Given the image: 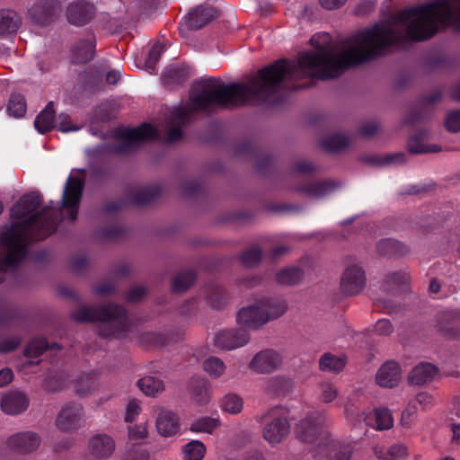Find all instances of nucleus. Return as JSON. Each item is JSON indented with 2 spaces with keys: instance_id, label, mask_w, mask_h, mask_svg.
Masks as SVG:
<instances>
[{
  "instance_id": "14",
  "label": "nucleus",
  "mask_w": 460,
  "mask_h": 460,
  "mask_svg": "<svg viewBox=\"0 0 460 460\" xmlns=\"http://www.w3.org/2000/svg\"><path fill=\"white\" fill-rule=\"evenodd\" d=\"M40 438L37 433L27 431L11 436L6 442L7 447L19 454H29L35 451L40 445Z\"/></svg>"
},
{
  "instance_id": "52",
  "label": "nucleus",
  "mask_w": 460,
  "mask_h": 460,
  "mask_svg": "<svg viewBox=\"0 0 460 460\" xmlns=\"http://www.w3.org/2000/svg\"><path fill=\"white\" fill-rule=\"evenodd\" d=\"M164 49V45L160 43V42H156L152 47V49L149 51L148 58L146 60V66L148 69H154L155 68L157 61L160 58L161 53L163 52Z\"/></svg>"
},
{
  "instance_id": "27",
  "label": "nucleus",
  "mask_w": 460,
  "mask_h": 460,
  "mask_svg": "<svg viewBox=\"0 0 460 460\" xmlns=\"http://www.w3.org/2000/svg\"><path fill=\"white\" fill-rule=\"evenodd\" d=\"M71 52L72 63L86 64L95 55V45L91 40H81L73 46Z\"/></svg>"
},
{
  "instance_id": "2",
  "label": "nucleus",
  "mask_w": 460,
  "mask_h": 460,
  "mask_svg": "<svg viewBox=\"0 0 460 460\" xmlns=\"http://www.w3.org/2000/svg\"><path fill=\"white\" fill-rule=\"evenodd\" d=\"M84 188V180L70 176L59 210L51 207L44 208L28 219L12 224L0 234V284L8 271L14 272L25 261L30 243L44 240L57 231L65 212L71 222L76 220Z\"/></svg>"
},
{
  "instance_id": "44",
  "label": "nucleus",
  "mask_w": 460,
  "mask_h": 460,
  "mask_svg": "<svg viewBox=\"0 0 460 460\" xmlns=\"http://www.w3.org/2000/svg\"><path fill=\"white\" fill-rule=\"evenodd\" d=\"M75 389L80 396L91 394L95 389V375L89 373L79 376L75 380Z\"/></svg>"
},
{
  "instance_id": "58",
  "label": "nucleus",
  "mask_w": 460,
  "mask_h": 460,
  "mask_svg": "<svg viewBox=\"0 0 460 460\" xmlns=\"http://www.w3.org/2000/svg\"><path fill=\"white\" fill-rule=\"evenodd\" d=\"M423 108L411 109L404 119V123L409 125H414L415 123L424 120L426 115L422 110Z\"/></svg>"
},
{
  "instance_id": "33",
  "label": "nucleus",
  "mask_w": 460,
  "mask_h": 460,
  "mask_svg": "<svg viewBox=\"0 0 460 460\" xmlns=\"http://www.w3.org/2000/svg\"><path fill=\"white\" fill-rule=\"evenodd\" d=\"M56 111L53 102H49L45 109L37 116L34 125L37 130L45 134L54 128Z\"/></svg>"
},
{
  "instance_id": "16",
  "label": "nucleus",
  "mask_w": 460,
  "mask_h": 460,
  "mask_svg": "<svg viewBox=\"0 0 460 460\" xmlns=\"http://www.w3.org/2000/svg\"><path fill=\"white\" fill-rule=\"evenodd\" d=\"M29 402V398L24 393L10 391L2 397L0 406L4 413L16 415L28 408Z\"/></svg>"
},
{
  "instance_id": "21",
  "label": "nucleus",
  "mask_w": 460,
  "mask_h": 460,
  "mask_svg": "<svg viewBox=\"0 0 460 460\" xmlns=\"http://www.w3.org/2000/svg\"><path fill=\"white\" fill-rule=\"evenodd\" d=\"M90 455L102 459L110 457L115 449V442L106 434H96L88 442Z\"/></svg>"
},
{
  "instance_id": "19",
  "label": "nucleus",
  "mask_w": 460,
  "mask_h": 460,
  "mask_svg": "<svg viewBox=\"0 0 460 460\" xmlns=\"http://www.w3.org/2000/svg\"><path fill=\"white\" fill-rule=\"evenodd\" d=\"M41 205V196L38 192L23 195L10 209V216L21 219L36 210Z\"/></svg>"
},
{
  "instance_id": "60",
  "label": "nucleus",
  "mask_w": 460,
  "mask_h": 460,
  "mask_svg": "<svg viewBox=\"0 0 460 460\" xmlns=\"http://www.w3.org/2000/svg\"><path fill=\"white\" fill-rule=\"evenodd\" d=\"M21 344L19 337H13L0 341V353H9L15 350Z\"/></svg>"
},
{
  "instance_id": "12",
  "label": "nucleus",
  "mask_w": 460,
  "mask_h": 460,
  "mask_svg": "<svg viewBox=\"0 0 460 460\" xmlns=\"http://www.w3.org/2000/svg\"><path fill=\"white\" fill-rule=\"evenodd\" d=\"M237 323L240 328L247 331V329L256 330L269 321V317L256 302L254 305L243 307L237 313Z\"/></svg>"
},
{
  "instance_id": "20",
  "label": "nucleus",
  "mask_w": 460,
  "mask_h": 460,
  "mask_svg": "<svg viewBox=\"0 0 460 460\" xmlns=\"http://www.w3.org/2000/svg\"><path fill=\"white\" fill-rule=\"evenodd\" d=\"M411 277L402 270L387 273L383 280L382 288L390 295H397L409 290Z\"/></svg>"
},
{
  "instance_id": "10",
  "label": "nucleus",
  "mask_w": 460,
  "mask_h": 460,
  "mask_svg": "<svg viewBox=\"0 0 460 460\" xmlns=\"http://www.w3.org/2000/svg\"><path fill=\"white\" fill-rule=\"evenodd\" d=\"M430 138V131L427 128L417 129L412 135L409 136L406 142L407 152L411 155L438 153L442 150L440 145L425 144Z\"/></svg>"
},
{
  "instance_id": "1",
  "label": "nucleus",
  "mask_w": 460,
  "mask_h": 460,
  "mask_svg": "<svg viewBox=\"0 0 460 460\" xmlns=\"http://www.w3.org/2000/svg\"><path fill=\"white\" fill-rule=\"evenodd\" d=\"M316 51L298 54L297 61L280 58L260 69L247 83L227 85L219 79L208 78L194 84L186 106L177 108L170 116V129L165 142L175 144L183 138L181 128L190 124L195 112L209 113L213 107L224 109L247 104L275 103L281 90L296 91L311 87L313 79L332 80L347 69L355 67V34L341 42L339 53L333 47L310 40Z\"/></svg>"
},
{
  "instance_id": "53",
  "label": "nucleus",
  "mask_w": 460,
  "mask_h": 460,
  "mask_svg": "<svg viewBox=\"0 0 460 460\" xmlns=\"http://www.w3.org/2000/svg\"><path fill=\"white\" fill-rule=\"evenodd\" d=\"M291 171L301 175H305L315 172L316 167L309 161L299 160L292 164Z\"/></svg>"
},
{
  "instance_id": "7",
  "label": "nucleus",
  "mask_w": 460,
  "mask_h": 460,
  "mask_svg": "<svg viewBox=\"0 0 460 460\" xmlns=\"http://www.w3.org/2000/svg\"><path fill=\"white\" fill-rule=\"evenodd\" d=\"M84 408L81 404L68 402L62 407L57 416V428L66 433L76 431L84 423Z\"/></svg>"
},
{
  "instance_id": "54",
  "label": "nucleus",
  "mask_w": 460,
  "mask_h": 460,
  "mask_svg": "<svg viewBox=\"0 0 460 460\" xmlns=\"http://www.w3.org/2000/svg\"><path fill=\"white\" fill-rule=\"evenodd\" d=\"M443 98V92L441 89H437L432 93L426 94L420 98V106L425 108L427 106H433L441 102Z\"/></svg>"
},
{
  "instance_id": "56",
  "label": "nucleus",
  "mask_w": 460,
  "mask_h": 460,
  "mask_svg": "<svg viewBox=\"0 0 460 460\" xmlns=\"http://www.w3.org/2000/svg\"><path fill=\"white\" fill-rule=\"evenodd\" d=\"M18 317V312L14 307L8 306L0 310V326L11 323Z\"/></svg>"
},
{
  "instance_id": "31",
  "label": "nucleus",
  "mask_w": 460,
  "mask_h": 460,
  "mask_svg": "<svg viewBox=\"0 0 460 460\" xmlns=\"http://www.w3.org/2000/svg\"><path fill=\"white\" fill-rule=\"evenodd\" d=\"M305 278V271L300 267H286L276 273L275 279L281 286L298 285Z\"/></svg>"
},
{
  "instance_id": "32",
  "label": "nucleus",
  "mask_w": 460,
  "mask_h": 460,
  "mask_svg": "<svg viewBox=\"0 0 460 460\" xmlns=\"http://www.w3.org/2000/svg\"><path fill=\"white\" fill-rule=\"evenodd\" d=\"M205 299L211 308L221 310L227 305L228 296L221 286L210 284L206 288Z\"/></svg>"
},
{
  "instance_id": "17",
  "label": "nucleus",
  "mask_w": 460,
  "mask_h": 460,
  "mask_svg": "<svg viewBox=\"0 0 460 460\" xmlns=\"http://www.w3.org/2000/svg\"><path fill=\"white\" fill-rule=\"evenodd\" d=\"M279 355L273 349H264L257 353L250 363V367L258 373L274 371L280 364Z\"/></svg>"
},
{
  "instance_id": "40",
  "label": "nucleus",
  "mask_w": 460,
  "mask_h": 460,
  "mask_svg": "<svg viewBox=\"0 0 460 460\" xmlns=\"http://www.w3.org/2000/svg\"><path fill=\"white\" fill-rule=\"evenodd\" d=\"M49 349V343L44 337H37L30 341L24 348L23 355L27 358H38Z\"/></svg>"
},
{
  "instance_id": "63",
  "label": "nucleus",
  "mask_w": 460,
  "mask_h": 460,
  "mask_svg": "<svg viewBox=\"0 0 460 460\" xmlns=\"http://www.w3.org/2000/svg\"><path fill=\"white\" fill-rule=\"evenodd\" d=\"M374 331L378 335H389L394 332V327L389 320L381 319L376 322Z\"/></svg>"
},
{
  "instance_id": "51",
  "label": "nucleus",
  "mask_w": 460,
  "mask_h": 460,
  "mask_svg": "<svg viewBox=\"0 0 460 460\" xmlns=\"http://www.w3.org/2000/svg\"><path fill=\"white\" fill-rule=\"evenodd\" d=\"M376 421L380 430L389 429L393 427V418L387 409L376 410Z\"/></svg>"
},
{
  "instance_id": "41",
  "label": "nucleus",
  "mask_w": 460,
  "mask_h": 460,
  "mask_svg": "<svg viewBox=\"0 0 460 460\" xmlns=\"http://www.w3.org/2000/svg\"><path fill=\"white\" fill-rule=\"evenodd\" d=\"M137 385L145 394L149 396H155L157 393L164 390L162 380L149 376L139 379Z\"/></svg>"
},
{
  "instance_id": "11",
  "label": "nucleus",
  "mask_w": 460,
  "mask_h": 460,
  "mask_svg": "<svg viewBox=\"0 0 460 460\" xmlns=\"http://www.w3.org/2000/svg\"><path fill=\"white\" fill-rule=\"evenodd\" d=\"M249 340L247 331L243 328L223 330L216 334L214 345L221 349L231 350L247 344Z\"/></svg>"
},
{
  "instance_id": "24",
  "label": "nucleus",
  "mask_w": 460,
  "mask_h": 460,
  "mask_svg": "<svg viewBox=\"0 0 460 460\" xmlns=\"http://www.w3.org/2000/svg\"><path fill=\"white\" fill-rule=\"evenodd\" d=\"M439 369L429 362H421L415 366L408 376V382L411 385H423L430 383Z\"/></svg>"
},
{
  "instance_id": "64",
  "label": "nucleus",
  "mask_w": 460,
  "mask_h": 460,
  "mask_svg": "<svg viewBox=\"0 0 460 460\" xmlns=\"http://www.w3.org/2000/svg\"><path fill=\"white\" fill-rule=\"evenodd\" d=\"M124 230L120 226H108L101 230V234L105 240H114L124 234Z\"/></svg>"
},
{
  "instance_id": "35",
  "label": "nucleus",
  "mask_w": 460,
  "mask_h": 460,
  "mask_svg": "<svg viewBox=\"0 0 460 460\" xmlns=\"http://www.w3.org/2000/svg\"><path fill=\"white\" fill-rule=\"evenodd\" d=\"M161 194V188L152 186L140 189L130 196L131 202L137 207H144L155 200Z\"/></svg>"
},
{
  "instance_id": "48",
  "label": "nucleus",
  "mask_w": 460,
  "mask_h": 460,
  "mask_svg": "<svg viewBox=\"0 0 460 460\" xmlns=\"http://www.w3.org/2000/svg\"><path fill=\"white\" fill-rule=\"evenodd\" d=\"M203 368L209 376L218 377L225 371V364L217 357H209L203 362Z\"/></svg>"
},
{
  "instance_id": "46",
  "label": "nucleus",
  "mask_w": 460,
  "mask_h": 460,
  "mask_svg": "<svg viewBox=\"0 0 460 460\" xmlns=\"http://www.w3.org/2000/svg\"><path fill=\"white\" fill-rule=\"evenodd\" d=\"M187 460H200L206 452L204 444L199 440H193L183 447Z\"/></svg>"
},
{
  "instance_id": "38",
  "label": "nucleus",
  "mask_w": 460,
  "mask_h": 460,
  "mask_svg": "<svg viewBox=\"0 0 460 460\" xmlns=\"http://www.w3.org/2000/svg\"><path fill=\"white\" fill-rule=\"evenodd\" d=\"M292 388V380L284 376H273L270 378L266 386L268 393L278 396L286 395Z\"/></svg>"
},
{
  "instance_id": "29",
  "label": "nucleus",
  "mask_w": 460,
  "mask_h": 460,
  "mask_svg": "<svg viewBox=\"0 0 460 460\" xmlns=\"http://www.w3.org/2000/svg\"><path fill=\"white\" fill-rule=\"evenodd\" d=\"M137 341L144 348L158 349L169 345L172 338L170 335L163 332H145L138 334Z\"/></svg>"
},
{
  "instance_id": "26",
  "label": "nucleus",
  "mask_w": 460,
  "mask_h": 460,
  "mask_svg": "<svg viewBox=\"0 0 460 460\" xmlns=\"http://www.w3.org/2000/svg\"><path fill=\"white\" fill-rule=\"evenodd\" d=\"M258 303L269 317V321L279 318L288 309L287 300L279 297H261L258 299Z\"/></svg>"
},
{
  "instance_id": "5",
  "label": "nucleus",
  "mask_w": 460,
  "mask_h": 460,
  "mask_svg": "<svg viewBox=\"0 0 460 460\" xmlns=\"http://www.w3.org/2000/svg\"><path fill=\"white\" fill-rule=\"evenodd\" d=\"M288 411L282 405H277L260 417L264 422L263 438L270 444L276 445L285 439L290 431V424L288 420Z\"/></svg>"
},
{
  "instance_id": "39",
  "label": "nucleus",
  "mask_w": 460,
  "mask_h": 460,
  "mask_svg": "<svg viewBox=\"0 0 460 460\" xmlns=\"http://www.w3.org/2000/svg\"><path fill=\"white\" fill-rule=\"evenodd\" d=\"M347 358L336 357L331 353H325L319 361L320 369L323 371H332L334 373L341 372L346 365Z\"/></svg>"
},
{
  "instance_id": "9",
  "label": "nucleus",
  "mask_w": 460,
  "mask_h": 460,
  "mask_svg": "<svg viewBox=\"0 0 460 460\" xmlns=\"http://www.w3.org/2000/svg\"><path fill=\"white\" fill-rule=\"evenodd\" d=\"M366 274L363 269L357 265H348L341 275L340 288L345 296H356L362 292L366 286Z\"/></svg>"
},
{
  "instance_id": "50",
  "label": "nucleus",
  "mask_w": 460,
  "mask_h": 460,
  "mask_svg": "<svg viewBox=\"0 0 460 460\" xmlns=\"http://www.w3.org/2000/svg\"><path fill=\"white\" fill-rule=\"evenodd\" d=\"M222 407L229 413H238L243 409V399L235 394H227L222 401Z\"/></svg>"
},
{
  "instance_id": "49",
  "label": "nucleus",
  "mask_w": 460,
  "mask_h": 460,
  "mask_svg": "<svg viewBox=\"0 0 460 460\" xmlns=\"http://www.w3.org/2000/svg\"><path fill=\"white\" fill-rule=\"evenodd\" d=\"M444 127L449 133L460 132V109L449 111L446 114Z\"/></svg>"
},
{
  "instance_id": "55",
  "label": "nucleus",
  "mask_w": 460,
  "mask_h": 460,
  "mask_svg": "<svg viewBox=\"0 0 460 460\" xmlns=\"http://www.w3.org/2000/svg\"><path fill=\"white\" fill-rule=\"evenodd\" d=\"M149 452L146 449L134 447L128 450L122 460H149Z\"/></svg>"
},
{
  "instance_id": "4",
  "label": "nucleus",
  "mask_w": 460,
  "mask_h": 460,
  "mask_svg": "<svg viewBox=\"0 0 460 460\" xmlns=\"http://www.w3.org/2000/svg\"><path fill=\"white\" fill-rule=\"evenodd\" d=\"M114 137L119 143L112 147L113 152L124 155L137 149L144 143L158 140L160 133L155 127L145 122L133 128H118Z\"/></svg>"
},
{
  "instance_id": "61",
  "label": "nucleus",
  "mask_w": 460,
  "mask_h": 460,
  "mask_svg": "<svg viewBox=\"0 0 460 460\" xmlns=\"http://www.w3.org/2000/svg\"><path fill=\"white\" fill-rule=\"evenodd\" d=\"M93 119L101 122H109L112 119L111 111L107 106H99L94 110Z\"/></svg>"
},
{
  "instance_id": "25",
  "label": "nucleus",
  "mask_w": 460,
  "mask_h": 460,
  "mask_svg": "<svg viewBox=\"0 0 460 460\" xmlns=\"http://www.w3.org/2000/svg\"><path fill=\"white\" fill-rule=\"evenodd\" d=\"M156 429L163 437H171L180 429V420L176 413L171 411H162L156 419Z\"/></svg>"
},
{
  "instance_id": "43",
  "label": "nucleus",
  "mask_w": 460,
  "mask_h": 460,
  "mask_svg": "<svg viewBox=\"0 0 460 460\" xmlns=\"http://www.w3.org/2000/svg\"><path fill=\"white\" fill-rule=\"evenodd\" d=\"M349 144V139L346 136L341 134H334L326 137L322 141V146L329 152H338L347 147Z\"/></svg>"
},
{
  "instance_id": "8",
  "label": "nucleus",
  "mask_w": 460,
  "mask_h": 460,
  "mask_svg": "<svg viewBox=\"0 0 460 460\" xmlns=\"http://www.w3.org/2000/svg\"><path fill=\"white\" fill-rule=\"evenodd\" d=\"M61 13V5L56 0H40L28 10L32 23L46 26L54 22Z\"/></svg>"
},
{
  "instance_id": "28",
  "label": "nucleus",
  "mask_w": 460,
  "mask_h": 460,
  "mask_svg": "<svg viewBox=\"0 0 460 460\" xmlns=\"http://www.w3.org/2000/svg\"><path fill=\"white\" fill-rule=\"evenodd\" d=\"M188 391L190 394V399L196 404L204 405L209 401V394L208 392V381L200 377H192L188 383Z\"/></svg>"
},
{
  "instance_id": "42",
  "label": "nucleus",
  "mask_w": 460,
  "mask_h": 460,
  "mask_svg": "<svg viewBox=\"0 0 460 460\" xmlns=\"http://www.w3.org/2000/svg\"><path fill=\"white\" fill-rule=\"evenodd\" d=\"M26 102L23 95L13 93L7 104V111L11 116L22 118L26 113Z\"/></svg>"
},
{
  "instance_id": "22",
  "label": "nucleus",
  "mask_w": 460,
  "mask_h": 460,
  "mask_svg": "<svg viewBox=\"0 0 460 460\" xmlns=\"http://www.w3.org/2000/svg\"><path fill=\"white\" fill-rule=\"evenodd\" d=\"M340 187V183L332 180H325L322 181H313L308 184L300 185L295 188L298 193L304 194L306 197L313 199H319L326 194L333 191Z\"/></svg>"
},
{
  "instance_id": "30",
  "label": "nucleus",
  "mask_w": 460,
  "mask_h": 460,
  "mask_svg": "<svg viewBox=\"0 0 460 460\" xmlns=\"http://www.w3.org/2000/svg\"><path fill=\"white\" fill-rule=\"evenodd\" d=\"M376 252L381 256L402 257L409 252V248L394 239L387 238L376 243Z\"/></svg>"
},
{
  "instance_id": "59",
  "label": "nucleus",
  "mask_w": 460,
  "mask_h": 460,
  "mask_svg": "<svg viewBox=\"0 0 460 460\" xmlns=\"http://www.w3.org/2000/svg\"><path fill=\"white\" fill-rule=\"evenodd\" d=\"M385 455L387 456V460L402 458L408 455L407 447L403 445H394L388 449Z\"/></svg>"
},
{
  "instance_id": "45",
  "label": "nucleus",
  "mask_w": 460,
  "mask_h": 460,
  "mask_svg": "<svg viewBox=\"0 0 460 460\" xmlns=\"http://www.w3.org/2000/svg\"><path fill=\"white\" fill-rule=\"evenodd\" d=\"M220 422L217 419L210 417H202L195 420L190 427L192 432H206L211 434L215 429L219 426Z\"/></svg>"
},
{
  "instance_id": "15",
  "label": "nucleus",
  "mask_w": 460,
  "mask_h": 460,
  "mask_svg": "<svg viewBox=\"0 0 460 460\" xmlns=\"http://www.w3.org/2000/svg\"><path fill=\"white\" fill-rule=\"evenodd\" d=\"M95 13L93 4L84 1H76L68 5L66 17L70 23L76 26H83L89 22Z\"/></svg>"
},
{
  "instance_id": "37",
  "label": "nucleus",
  "mask_w": 460,
  "mask_h": 460,
  "mask_svg": "<svg viewBox=\"0 0 460 460\" xmlns=\"http://www.w3.org/2000/svg\"><path fill=\"white\" fill-rule=\"evenodd\" d=\"M197 275L193 270H185L178 273L172 279V292L181 294L192 287L196 281Z\"/></svg>"
},
{
  "instance_id": "36",
  "label": "nucleus",
  "mask_w": 460,
  "mask_h": 460,
  "mask_svg": "<svg viewBox=\"0 0 460 460\" xmlns=\"http://www.w3.org/2000/svg\"><path fill=\"white\" fill-rule=\"evenodd\" d=\"M22 20L13 11H0V36L16 32Z\"/></svg>"
},
{
  "instance_id": "47",
  "label": "nucleus",
  "mask_w": 460,
  "mask_h": 460,
  "mask_svg": "<svg viewBox=\"0 0 460 460\" xmlns=\"http://www.w3.org/2000/svg\"><path fill=\"white\" fill-rule=\"evenodd\" d=\"M262 257V251L260 247H252L239 255V260L246 267L257 265Z\"/></svg>"
},
{
  "instance_id": "18",
  "label": "nucleus",
  "mask_w": 460,
  "mask_h": 460,
  "mask_svg": "<svg viewBox=\"0 0 460 460\" xmlns=\"http://www.w3.org/2000/svg\"><path fill=\"white\" fill-rule=\"evenodd\" d=\"M401 376L402 370L399 363L388 360L377 371L376 380L380 386L393 388L399 384Z\"/></svg>"
},
{
  "instance_id": "57",
  "label": "nucleus",
  "mask_w": 460,
  "mask_h": 460,
  "mask_svg": "<svg viewBox=\"0 0 460 460\" xmlns=\"http://www.w3.org/2000/svg\"><path fill=\"white\" fill-rule=\"evenodd\" d=\"M146 295V289L144 287H136L127 293L126 300L128 303H137L143 300Z\"/></svg>"
},
{
  "instance_id": "23",
  "label": "nucleus",
  "mask_w": 460,
  "mask_h": 460,
  "mask_svg": "<svg viewBox=\"0 0 460 460\" xmlns=\"http://www.w3.org/2000/svg\"><path fill=\"white\" fill-rule=\"evenodd\" d=\"M437 327L447 339H460V316L450 312L443 313L438 316Z\"/></svg>"
},
{
  "instance_id": "13",
  "label": "nucleus",
  "mask_w": 460,
  "mask_h": 460,
  "mask_svg": "<svg viewBox=\"0 0 460 460\" xmlns=\"http://www.w3.org/2000/svg\"><path fill=\"white\" fill-rule=\"evenodd\" d=\"M221 12L216 7L203 4L191 9L187 17V24L191 30H199L219 17Z\"/></svg>"
},
{
  "instance_id": "62",
  "label": "nucleus",
  "mask_w": 460,
  "mask_h": 460,
  "mask_svg": "<svg viewBox=\"0 0 460 460\" xmlns=\"http://www.w3.org/2000/svg\"><path fill=\"white\" fill-rule=\"evenodd\" d=\"M201 190L200 184L196 181H188L182 184V192L187 197H195Z\"/></svg>"
},
{
  "instance_id": "34",
  "label": "nucleus",
  "mask_w": 460,
  "mask_h": 460,
  "mask_svg": "<svg viewBox=\"0 0 460 460\" xmlns=\"http://www.w3.org/2000/svg\"><path fill=\"white\" fill-rule=\"evenodd\" d=\"M162 79L167 87L181 85L189 79V72L184 66H170L163 75Z\"/></svg>"
},
{
  "instance_id": "3",
  "label": "nucleus",
  "mask_w": 460,
  "mask_h": 460,
  "mask_svg": "<svg viewBox=\"0 0 460 460\" xmlns=\"http://www.w3.org/2000/svg\"><path fill=\"white\" fill-rule=\"evenodd\" d=\"M127 310L119 305L108 304L105 305L86 307L80 306L72 314V318L77 323H103L99 327V334L102 338L114 336L120 330L110 324L112 321H125Z\"/></svg>"
},
{
  "instance_id": "6",
  "label": "nucleus",
  "mask_w": 460,
  "mask_h": 460,
  "mask_svg": "<svg viewBox=\"0 0 460 460\" xmlns=\"http://www.w3.org/2000/svg\"><path fill=\"white\" fill-rule=\"evenodd\" d=\"M296 437L304 443H316L328 438L323 429V418L320 414H310L302 419L295 428Z\"/></svg>"
}]
</instances>
